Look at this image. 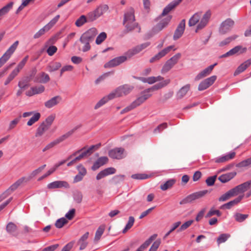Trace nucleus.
<instances>
[{"label": "nucleus", "mask_w": 251, "mask_h": 251, "mask_svg": "<svg viewBox=\"0 0 251 251\" xmlns=\"http://www.w3.org/2000/svg\"><path fill=\"white\" fill-rule=\"evenodd\" d=\"M238 37L237 35H233L226 38L223 41L219 43V46L220 47H223L229 44L231 42L235 40Z\"/></svg>", "instance_id": "45"}, {"label": "nucleus", "mask_w": 251, "mask_h": 251, "mask_svg": "<svg viewBox=\"0 0 251 251\" xmlns=\"http://www.w3.org/2000/svg\"><path fill=\"white\" fill-rule=\"evenodd\" d=\"M185 28V20L183 19L181 21V22L179 23L178 25H177L174 36H173V39L174 40H176L180 38L182 34L184 33V30Z\"/></svg>", "instance_id": "16"}, {"label": "nucleus", "mask_w": 251, "mask_h": 251, "mask_svg": "<svg viewBox=\"0 0 251 251\" xmlns=\"http://www.w3.org/2000/svg\"><path fill=\"white\" fill-rule=\"evenodd\" d=\"M31 90L33 91L35 95L43 93L45 91V87L43 85L34 86L31 88Z\"/></svg>", "instance_id": "64"}, {"label": "nucleus", "mask_w": 251, "mask_h": 251, "mask_svg": "<svg viewBox=\"0 0 251 251\" xmlns=\"http://www.w3.org/2000/svg\"><path fill=\"white\" fill-rule=\"evenodd\" d=\"M50 80L49 75L44 72L39 74L34 78V82L38 83H46Z\"/></svg>", "instance_id": "32"}, {"label": "nucleus", "mask_w": 251, "mask_h": 251, "mask_svg": "<svg viewBox=\"0 0 251 251\" xmlns=\"http://www.w3.org/2000/svg\"><path fill=\"white\" fill-rule=\"evenodd\" d=\"M251 187V179L232 188L236 196L243 193Z\"/></svg>", "instance_id": "17"}, {"label": "nucleus", "mask_w": 251, "mask_h": 251, "mask_svg": "<svg viewBox=\"0 0 251 251\" xmlns=\"http://www.w3.org/2000/svg\"><path fill=\"white\" fill-rule=\"evenodd\" d=\"M251 65V58L244 62L238 67L234 73V75H237L246 70Z\"/></svg>", "instance_id": "31"}, {"label": "nucleus", "mask_w": 251, "mask_h": 251, "mask_svg": "<svg viewBox=\"0 0 251 251\" xmlns=\"http://www.w3.org/2000/svg\"><path fill=\"white\" fill-rule=\"evenodd\" d=\"M25 179V177H22L19 179L14 184H13L8 189H7L4 192H3L0 196V202L3 201L4 199L6 198L9 195H10L13 192H14L18 187L21 185L24 181Z\"/></svg>", "instance_id": "10"}, {"label": "nucleus", "mask_w": 251, "mask_h": 251, "mask_svg": "<svg viewBox=\"0 0 251 251\" xmlns=\"http://www.w3.org/2000/svg\"><path fill=\"white\" fill-rule=\"evenodd\" d=\"M181 56L180 53H177L168 60L162 68V73H166L169 72L177 63Z\"/></svg>", "instance_id": "6"}, {"label": "nucleus", "mask_w": 251, "mask_h": 251, "mask_svg": "<svg viewBox=\"0 0 251 251\" xmlns=\"http://www.w3.org/2000/svg\"><path fill=\"white\" fill-rule=\"evenodd\" d=\"M151 176L146 174H136L131 176V178L135 179H146L149 178Z\"/></svg>", "instance_id": "61"}, {"label": "nucleus", "mask_w": 251, "mask_h": 251, "mask_svg": "<svg viewBox=\"0 0 251 251\" xmlns=\"http://www.w3.org/2000/svg\"><path fill=\"white\" fill-rule=\"evenodd\" d=\"M36 73V70L34 69L32 71V74L30 75V77H26L25 78L19 81L18 84L19 88L23 90L26 89L29 86V82L35 75Z\"/></svg>", "instance_id": "26"}, {"label": "nucleus", "mask_w": 251, "mask_h": 251, "mask_svg": "<svg viewBox=\"0 0 251 251\" xmlns=\"http://www.w3.org/2000/svg\"><path fill=\"white\" fill-rule=\"evenodd\" d=\"M211 16V12L209 10L207 11L203 16L200 23L198 25L196 32L204 28L207 24Z\"/></svg>", "instance_id": "23"}, {"label": "nucleus", "mask_w": 251, "mask_h": 251, "mask_svg": "<svg viewBox=\"0 0 251 251\" xmlns=\"http://www.w3.org/2000/svg\"><path fill=\"white\" fill-rule=\"evenodd\" d=\"M111 97L110 96V94L106 96L103 97L102 99H101L100 100H99L97 103L95 105L94 108L95 109H97L103 105H104L105 103H106L108 100H112L114 99V98H111Z\"/></svg>", "instance_id": "42"}, {"label": "nucleus", "mask_w": 251, "mask_h": 251, "mask_svg": "<svg viewBox=\"0 0 251 251\" xmlns=\"http://www.w3.org/2000/svg\"><path fill=\"white\" fill-rule=\"evenodd\" d=\"M62 100V98L60 96H55L45 103V106L48 108H50L57 105Z\"/></svg>", "instance_id": "30"}, {"label": "nucleus", "mask_w": 251, "mask_h": 251, "mask_svg": "<svg viewBox=\"0 0 251 251\" xmlns=\"http://www.w3.org/2000/svg\"><path fill=\"white\" fill-rule=\"evenodd\" d=\"M217 65V63H216L213 65H210L209 66L204 69L203 71H202L197 75L195 78V80L196 81L199 80L200 79L209 75L211 73L214 67Z\"/></svg>", "instance_id": "24"}, {"label": "nucleus", "mask_w": 251, "mask_h": 251, "mask_svg": "<svg viewBox=\"0 0 251 251\" xmlns=\"http://www.w3.org/2000/svg\"><path fill=\"white\" fill-rule=\"evenodd\" d=\"M46 165H44L40 167H39L38 169H36L35 170L33 171L31 174L29 176L26 178H25V179L24 181V182H27L30 180L32 178L36 176L37 174H38L39 173H40L45 167Z\"/></svg>", "instance_id": "46"}, {"label": "nucleus", "mask_w": 251, "mask_h": 251, "mask_svg": "<svg viewBox=\"0 0 251 251\" xmlns=\"http://www.w3.org/2000/svg\"><path fill=\"white\" fill-rule=\"evenodd\" d=\"M127 58L126 55L115 57L105 63L104 67L105 68L115 67L125 62Z\"/></svg>", "instance_id": "12"}, {"label": "nucleus", "mask_w": 251, "mask_h": 251, "mask_svg": "<svg viewBox=\"0 0 251 251\" xmlns=\"http://www.w3.org/2000/svg\"><path fill=\"white\" fill-rule=\"evenodd\" d=\"M89 234V232H86L81 237V238L78 241L77 244L80 245V250H84L87 247L88 245L87 240L88 238Z\"/></svg>", "instance_id": "35"}, {"label": "nucleus", "mask_w": 251, "mask_h": 251, "mask_svg": "<svg viewBox=\"0 0 251 251\" xmlns=\"http://www.w3.org/2000/svg\"><path fill=\"white\" fill-rule=\"evenodd\" d=\"M234 25V21L231 18H227L221 23L219 29L220 34L222 35L226 34L231 29Z\"/></svg>", "instance_id": "11"}, {"label": "nucleus", "mask_w": 251, "mask_h": 251, "mask_svg": "<svg viewBox=\"0 0 251 251\" xmlns=\"http://www.w3.org/2000/svg\"><path fill=\"white\" fill-rule=\"evenodd\" d=\"M182 0H174L172 1L164 8L162 14L159 16L158 18L160 19L168 14L171 11L178 5Z\"/></svg>", "instance_id": "15"}, {"label": "nucleus", "mask_w": 251, "mask_h": 251, "mask_svg": "<svg viewBox=\"0 0 251 251\" xmlns=\"http://www.w3.org/2000/svg\"><path fill=\"white\" fill-rule=\"evenodd\" d=\"M237 166L238 167L251 166V158H248L247 159L240 162L237 165Z\"/></svg>", "instance_id": "63"}, {"label": "nucleus", "mask_w": 251, "mask_h": 251, "mask_svg": "<svg viewBox=\"0 0 251 251\" xmlns=\"http://www.w3.org/2000/svg\"><path fill=\"white\" fill-rule=\"evenodd\" d=\"M170 82V79H166L162 82L156 84L151 87L148 88L144 91V93H149L151 91H153L159 90L168 85Z\"/></svg>", "instance_id": "29"}, {"label": "nucleus", "mask_w": 251, "mask_h": 251, "mask_svg": "<svg viewBox=\"0 0 251 251\" xmlns=\"http://www.w3.org/2000/svg\"><path fill=\"white\" fill-rule=\"evenodd\" d=\"M72 134V132H68L66 133V134L62 135L61 136L59 137V138L56 139L52 142L50 143L49 144H48L45 148L43 150V151H46L47 150H49L54 146L58 145L60 143L62 142V141H64L65 139L68 138Z\"/></svg>", "instance_id": "14"}, {"label": "nucleus", "mask_w": 251, "mask_h": 251, "mask_svg": "<svg viewBox=\"0 0 251 251\" xmlns=\"http://www.w3.org/2000/svg\"><path fill=\"white\" fill-rule=\"evenodd\" d=\"M236 175L235 172L226 173L220 176L218 179L222 183H226L233 178Z\"/></svg>", "instance_id": "34"}, {"label": "nucleus", "mask_w": 251, "mask_h": 251, "mask_svg": "<svg viewBox=\"0 0 251 251\" xmlns=\"http://www.w3.org/2000/svg\"><path fill=\"white\" fill-rule=\"evenodd\" d=\"M101 146V144L100 143L91 145L90 147L85 146L74 152L69 157H89L98 150Z\"/></svg>", "instance_id": "1"}, {"label": "nucleus", "mask_w": 251, "mask_h": 251, "mask_svg": "<svg viewBox=\"0 0 251 251\" xmlns=\"http://www.w3.org/2000/svg\"><path fill=\"white\" fill-rule=\"evenodd\" d=\"M87 22H89L88 17H86L85 15H83L76 20L75 22V25L77 27H80Z\"/></svg>", "instance_id": "48"}, {"label": "nucleus", "mask_w": 251, "mask_h": 251, "mask_svg": "<svg viewBox=\"0 0 251 251\" xmlns=\"http://www.w3.org/2000/svg\"><path fill=\"white\" fill-rule=\"evenodd\" d=\"M61 67V64L60 62H53L50 64L48 66V70L49 72H54L58 70Z\"/></svg>", "instance_id": "54"}, {"label": "nucleus", "mask_w": 251, "mask_h": 251, "mask_svg": "<svg viewBox=\"0 0 251 251\" xmlns=\"http://www.w3.org/2000/svg\"><path fill=\"white\" fill-rule=\"evenodd\" d=\"M172 18V16L169 15L165 18L162 19L159 23H158L152 28L151 33L148 34V38H151L154 34L159 32L164 28L166 27Z\"/></svg>", "instance_id": "5"}, {"label": "nucleus", "mask_w": 251, "mask_h": 251, "mask_svg": "<svg viewBox=\"0 0 251 251\" xmlns=\"http://www.w3.org/2000/svg\"><path fill=\"white\" fill-rule=\"evenodd\" d=\"M19 45V41L15 42L6 50L1 57L0 58V68L10 58L11 55L16 50Z\"/></svg>", "instance_id": "8"}, {"label": "nucleus", "mask_w": 251, "mask_h": 251, "mask_svg": "<svg viewBox=\"0 0 251 251\" xmlns=\"http://www.w3.org/2000/svg\"><path fill=\"white\" fill-rule=\"evenodd\" d=\"M173 48V46H170L164 49L157 54L155 55L153 57L151 58L150 60V62L151 63L159 60L161 58L165 56L168 53H169Z\"/></svg>", "instance_id": "19"}, {"label": "nucleus", "mask_w": 251, "mask_h": 251, "mask_svg": "<svg viewBox=\"0 0 251 251\" xmlns=\"http://www.w3.org/2000/svg\"><path fill=\"white\" fill-rule=\"evenodd\" d=\"M234 217L235 221L239 223L244 222L246 219L249 217L248 214H243L240 213H236L234 215Z\"/></svg>", "instance_id": "50"}, {"label": "nucleus", "mask_w": 251, "mask_h": 251, "mask_svg": "<svg viewBox=\"0 0 251 251\" xmlns=\"http://www.w3.org/2000/svg\"><path fill=\"white\" fill-rule=\"evenodd\" d=\"M190 84H186L181 87L176 93V99L177 100H180L182 99L186 95L187 93L190 90Z\"/></svg>", "instance_id": "33"}, {"label": "nucleus", "mask_w": 251, "mask_h": 251, "mask_svg": "<svg viewBox=\"0 0 251 251\" xmlns=\"http://www.w3.org/2000/svg\"><path fill=\"white\" fill-rule=\"evenodd\" d=\"M151 95L148 93H142V95L137 98L134 101L132 102L133 105L136 108V107L140 105L142 103L144 102L147 99H148Z\"/></svg>", "instance_id": "27"}, {"label": "nucleus", "mask_w": 251, "mask_h": 251, "mask_svg": "<svg viewBox=\"0 0 251 251\" xmlns=\"http://www.w3.org/2000/svg\"><path fill=\"white\" fill-rule=\"evenodd\" d=\"M106 37L107 35L105 32H102L100 33L96 38V43L97 45L100 44L102 42H103L106 39Z\"/></svg>", "instance_id": "59"}, {"label": "nucleus", "mask_w": 251, "mask_h": 251, "mask_svg": "<svg viewBox=\"0 0 251 251\" xmlns=\"http://www.w3.org/2000/svg\"><path fill=\"white\" fill-rule=\"evenodd\" d=\"M135 21L134 10L132 7H130L128 11L125 12L124 14L123 25H125L127 23H133Z\"/></svg>", "instance_id": "21"}, {"label": "nucleus", "mask_w": 251, "mask_h": 251, "mask_svg": "<svg viewBox=\"0 0 251 251\" xmlns=\"http://www.w3.org/2000/svg\"><path fill=\"white\" fill-rule=\"evenodd\" d=\"M109 7L107 4H100L94 10L89 12L87 17L89 22H93L108 11Z\"/></svg>", "instance_id": "2"}, {"label": "nucleus", "mask_w": 251, "mask_h": 251, "mask_svg": "<svg viewBox=\"0 0 251 251\" xmlns=\"http://www.w3.org/2000/svg\"><path fill=\"white\" fill-rule=\"evenodd\" d=\"M59 17H60V16L59 15L56 16L48 24H47L43 28L40 29L37 32H36L34 35V37H33L34 38V39L39 38L42 35H44L46 32L48 31L57 23Z\"/></svg>", "instance_id": "7"}, {"label": "nucleus", "mask_w": 251, "mask_h": 251, "mask_svg": "<svg viewBox=\"0 0 251 251\" xmlns=\"http://www.w3.org/2000/svg\"><path fill=\"white\" fill-rule=\"evenodd\" d=\"M208 193H209V192L207 190L193 193L182 200L179 202V204L182 205L192 203L194 201L204 197Z\"/></svg>", "instance_id": "3"}, {"label": "nucleus", "mask_w": 251, "mask_h": 251, "mask_svg": "<svg viewBox=\"0 0 251 251\" xmlns=\"http://www.w3.org/2000/svg\"><path fill=\"white\" fill-rule=\"evenodd\" d=\"M125 178L124 175H119L114 176L111 179L112 182L114 184H118L123 182Z\"/></svg>", "instance_id": "53"}, {"label": "nucleus", "mask_w": 251, "mask_h": 251, "mask_svg": "<svg viewBox=\"0 0 251 251\" xmlns=\"http://www.w3.org/2000/svg\"><path fill=\"white\" fill-rule=\"evenodd\" d=\"M140 51H141L139 45H137L132 49L129 50L127 52H126V55L127 56L128 58H130L134 55L138 53Z\"/></svg>", "instance_id": "44"}, {"label": "nucleus", "mask_w": 251, "mask_h": 251, "mask_svg": "<svg viewBox=\"0 0 251 251\" xmlns=\"http://www.w3.org/2000/svg\"><path fill=\"white\" fill-rule=\"evenodd\" d=\"M25 179V177H22L19 179L14 184H13L8 189H7L4 192H3L0 196V202L3 201L4 199L6 198L9 195H10L13 192H14L18 187L21 185L24 181Z\"/></svg>", "instance_id": "9"}, {"label": "nucleus", "mask_w": 251, "mask_h": 251, "mask_svg": "<svg viewBox=\"0 0 251 251\" xmlns=\"http://www.w3.org/2000/svg\"><path fill=\"white\" fill-rule=\"evenodd\" d=\"M244 197V195H240L234 200L231 201H229L228 202L226 203L227 205V209H229L231 208V207L233 206L238 204L239 202H240V201L243 199Z\"/></svg>", "instance_id": "51"}, {"label": "nucleus", "mask_w": 251, "mask_h": 251, "mask_svg": "<svg viewBox=\"0 0 251 251\" xmlns=\"http://www.w3.org/2000/svg\"><path fill=\"white\" fill-rule=\"evenodd\" d=\"M201 12H197L193 16L189 19V25L190 26H194L197 24L201 17Z\"/></svg>", "instance_id": "39"}, {"label": "nucleus", "mask_w": 251, "mask_h": 251, "mask_svg": "<svg viewBox=\"0 0 251 251\" xmlns=\"http://www.w3.org/2000/svg\"><path fill=\"white\" fill-rule=\"evenodd\" d=\"M235 196L233 189H231L219 198L218 201H225Z\"/></svg>", "instance_id": "38"}, {"label": "nucleus", "mask_w": 251, "mask_h": 251, "mask_svg": "<svg viewBox=\"0 0 251 251\" xmlns=\"http://www.w3.org/2000/svg\"><path fill=\"white\" fill-rule=\"evenodd\" d=\"M97 34V29L95 27H92L84 33L80 37L84 40L92 41Z\"/></svg>", "instance_id": "22"}, {"label": "nucleus", "mask_w": 251, "mask_h": 251, "mask_svg": "<svg viewBox=\"0 0 251 251\" xmlns=\"http://www.w3.org/2000/svg\"><path fill=\"white\" fill-rule=\"evenodd\" d=\"M134 218L132 216H130L128 219L127 223L126 224L125 228L123 230V233H125L133 225L134 223Z\"/></svg>", "instance_id": "56"}, {"label": "nucleus", "mask_w": 251, "mask_h": 251, "mask_svg": "<svg viewBox=\"0 0 251 251\" xmlns=\"http://www.w3.org/2000/svg\"><path fill=\"white\" fill-rule=\"evenodd\" d=\"M125 25V29L123 31L124 34H126L132 31L135 28H138V32L139 33L141 32V27L137 23H127Z\"/></svg>", "instance_id": "28"}, {"label": "nucleus", "mask_w": 251, "mask_h": 251, "mask_svg": "<svg viewBox=\"0 0 251 251\" xmlns=\"http://www.w3.org/2000/svg\"><path fill=\"white\" fill-rule=\"evenodd\" d=\"M107 162L108 158H99L92 166V170L93 171H96L100 166L106 164Z\"/></svg>", "instance_id": "36"}, {"label": "nucleus", "mask_w": 251, "mask_h": 251, "mask_svg": "<svg viewBox=\"0 0 251 251\" xmlns=\"http://www.w3.org/2000/svg\"><path fill=\"white\" fill-rule=\"evenodd\" d=\"M194 222V220L188 221L182 224L180 227L177 230V232H181L188 228Z\"/></svg>", "instance_id": "60"}, {"label": "nucleus", "mask_w": 251, "mask_h": 251, "mask_svg": "<svg viewBox=\"0 0 251 251\" xmlns=\"http://www.w3.org/2000/svg\"><path fill=\"white\" fill-rule=\"evenodd\" d=\"M217 79L216 75L211 76L204 80L202 81L198 86V90L199 91H203L206 89L210 86H211Z\"/></svg>", "instance_id": "13"}, {"label": "nucleus", "mask_w": 251, "mask_h": 251, "mask_svg": "<svg viewBox=\"0 0 251 251\" xmlns=\"http://www.w3.org/2000/svg\"><path fill=\"white\" fill-rule=\"evenodd\" d=\"M82 194L81 192L76 191L74 193V199L78 203H80L82 200Z\"/></svg>", "instance_id": "62"}, {"label": "nucleus", "mask_w": 251, "mask_h": 251, "mask_svg": "<svg viewBox=\"0 0 251 251\" xmlns=\"http://www.w3.org/2000/svg\"><path fill=\"white\" fill-rule=\"evenodd\" d=\"M134 87L128 84H125L118 87L114 91L110 93L111 98L120 97L129 94L133 89Z\"/></svg>", "instance_id": "4"}, {"label": "nucleus", "mask_w": 251, "mask_h": 251, "mask_svg": "<svg viewBox=\"0 0 251 251\" xmlns=\"http://www.w3.org/2000/svg\"><path fill=\"white\" fill-rule=\"evenodd\" d=\"M67 220L65 218H61L58 219L55 224V226L57 228H62L65 224L68 223Z\"/></svg>", "instance_id": "58"}, {"label": "nucleus", "mask_w": 251, "mask_h": 251, "mask_svg": "<svg viewBox=\"0 0 251 251\" xmlns=\"http://www.w3.org/2000/svg\"><path fill=\"white\" fill-rule=\"evenodd\" d=\"M125 151L123 148H116L109 151L108 155L110 157H119L122 155Z\"/></svg>", "instance_id": "37"}, {"label": "nucleus", "mask_w": 251, "mask_h": 251, "mask_svg": "<svg viewBox=\"0 0 251 251\" xmlns=\"http://www.w3.org/2000/svg\"><path fill=\"white\" fill-rule=\"evenodd\" d=\"M28 59V56L26 55L24 58L19 63L17 67L13 71V72H16V74L18 75L20 71L23 69L25 65L27 60Z\"/></svg>", "instance_id": "49"}, {"label": "nucleus", "mask_w": 251, "mask_h": 251, "mask_svg": "<svg viewBox=\"0 0 251 251\" xmlns=\"http://www.w3.org/2000/svg\"><path fill=\"white\" fill-rule=\"evenodd\" d=\"M246 51V48H242L241 46H237L227 51L226 53L221 55L220 58L226 57L237 53L241 54L245 52Z\"/></svg>", "instance_id": "18"}, {"label": "nucleus", "mask_w": 251, "mask_h": 251, "mask_svg": "<svg viewBox=\"0 0 251 251\" xmlns=\"http://www.w3.org/2000/svg\"><path fill=\"white\" fill-rule=\"evenodd\" d=\"M41 117V115L39 113L37 112L29 120L27 123V125L28 126H32L35 122L38 121Z\"/></svg>", "instance_id": "55"}, {"label": "nucleus", "mask_w": 251, "mask_h": 251, "mask_svg": "<svg viewBox=\"0 0 251 251\" xmlns=\"http://www.w3.org/2000/svg\"><path fill=\"white\" fill-rule=\"evenodd\" d=\"M116 172V169L114 167L107 168L100 172L96 176V179L99 180L105 176L115 174Z\"/></svg>", "instance_id": "20"}, {"label": "nucleus", "mask_w": 251, "mask_h": 251, "mask_svg": "<svg viewBox=\"0 0 251 251\" xmlns=\"http://www.w3.org/2000/svg\"><path fill=\"white\" fill-rule=\"evenodd\" d=\"M230 235L229 234L223 233L221 234L217 239V243L218 245L225 242L229 237Z\"/></svg>", "instance_id": "52"}, {"label": "nucleus", "mask_w": 251, "mask_h": 251, "mask_svg": "<svg viewBox=\"0 0 251 251\" xmlns=\"http://www.w3.org/2000/svg\"><path fill=\"white\" fill-rule=\"evenodd\" d=\"M13 4V2H10L1 8L0 9V17L8 13L10 10L12 8Z\"/></svg>", "instance_id": "47"}, {"label": "nucleus", "mask_w": 251, "mask_h": 251, "mask_svg": "<svg viewBox=\"0 0 251 251\" xmlns=\"http://www.w3.org/2000/svg\"><path fill=\"white\" fill-rule=\"evenodd\" d=\"M176 180L172 178L167 180L164 183L161 184L160 186V189L163 191H166L170 189L175 184Z\"/></svg>", "instance_id": "41"}, {"label": "nucleus", "mask_w": 251, "mask_h": 251, "mask_svg": "<svg viewBox=\"0 0 251 251\" xmlns=\"http://www.w3.org/2000/svg\"><path fill=\"white\" fill-rule=\"evenodd\" d=\"M8 233L14 235L18 229L17 226L12 222H9L6 227Z\"/></svg>", "instance_id": "43"}, {"label": "nucleus", "mask_w": 251, "mask_h": 251, "mask_svg": "<svg viewBox=\"0 0 251 251\" xmlns=\"http://www.w3.org/2000/svg\"><path fill=\"white\" fill-rule=\"evenodd\" d=\"M47 187L49 189L61 188H69V184L65 181H55L48 184Z\"/></svg>", "instance_id": "25"}, {"label": "nucleus", "mask_w": 251, "mask_h": 251, "mask_svg": "<svg viewBox=\"0 0 251 251\" xmlns=\"http://www.w3.org/2000/svg\"><path fill=\"white\" fill-rule=\"evenodd\" d=\"M50 128L46 126L44 123H41L37 128L35 136V137H40L47 131Z\"/></svg>", "instance_id": "40"}, {"label": "nucleus", "mask_w": 251, "mask_h": 251, "mask_svg": "<svg viewBox=\"0 0 251 251\" xmlns=\"http://www.w3.org/2000/svg\"><path fill=\"white\" fill-rule=\"evenodd\" d=\"M104 227L103 226H100L97 230L95 233L94 240L98 242L100 238L101 235L103 233Z\"/></svg>", "instance_id": "57"}]
</instances>
